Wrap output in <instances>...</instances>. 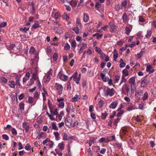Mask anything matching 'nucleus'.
I'll return each instance as SVG.
<instances>
[{"label": "nucleus", "instance_id": "obj_1", "mask_svg": "<svg viewBox=\"0 0 156 156\" xmlns=\"http://www.w3.org/2000/svg\"><path fill=\"white\" fill-rule=\"evenodd\" d=\"M50 114L48 112L47 114L49 117L50 119L52 120H55L57 117V115L58 112L57 109L56 108H50Z\"/></svg>", "mask_w": 156, "mask_h": 156}, {"label": "nucleus", "instance_id": "obj_28", "mask_svg": "<svg viewBox=\"0 0 156 156\" xmlns=\"http://www.w3.org/2000/svg\"><path fill=\"white\" fill-rule=\"evenodd\" d=\"M152 34V31L150 30H147V34L145 35V37L147 38L150 37Z\"/></svg>", "mask_w": 156, "mask_h": 156}, {"label": "nucleus", "instance_id": "obj_22", "mask_svg": "<svg viewBox=\"0 0 156 156\" xmlns=\"http://www.w3.org/2000/svg\"><path fill=\"white\" fill-rule=\"evenodd\" d=\"M129 82L131 84H135V77L132 76L129 80Z\"/></svg>", "mask_w": 156, "mask_h": 156}, {"label": "nucleus", "instance_id": "obj_61", "mask_svg": "<svg viewBox=\"0 0 156 156\" xmlns=\"http://www.w3.org/2000/svg\"><path fill=\"white\" fill-rule=\"evenodd\" d=\"M107 115V114L106 113H102L101 115L102 119H105Z\"/></svg>", "mask_w": 156, "mask_h": 156}, {"label": "nucleus", "instance_id": "obj_18", "mask_svg": "<svg viewBox=\"0 0 156 156\" xmlns=\"http://www.w3.org/2000/svg\"><path fill=\"white\" fill-rule=\"evenodd\" d=\"M80 98L78 95L76 94L74 97L71 98V101L72 102H76L80 100Z\"/></svg>", "mask_w": 156, "mask_h": 156}, {"label": "nucleus", "instance_id": "obj_62", "mask_svg": "<svg viewBox=\"0 0 156 156\" xmlns=\"http://www.w3.org/2000/svg\"><path fill=\"white\" fill-rule=\"evenodd\" d=\"M34 80H34L31 78L30 80V82H29V86H31L34 84Z\"/></svg>", "mask_w": 156, "mask_h": 156}, {"label": "nucleus", "instance_id": "obj_6", "mask_svg": "<svg viewBox=\"0 0 156 156\" xmlns=\"http://www.w3.org/2000/svg\"><path fill=\"white\" fill-rule=\"evenodd\" d=\"M65 122L66 126H68L69 128L72 126V120L70 118H66L65 120Z\"/></svg>", "mask_w": 156, "mask_h": 156}, {"label": "nucleus", "instance_id": "obj_15", "mask_svg": "<svg viewBox=\"0 0 156 156\" xmlns=\"http://www.w3.org/2000/svg\"><path fill=\"white\" fill-rule=\"evenodd\" d=\"M29 52L31 55H33L34 56L36 55L35 50V48L33 47H31L30 48Z\"/></svg>", "mask_w": 156, "mask_h": 156}, {"label": "nucleus", "instance_id": "obj_63", "mask_svg": "<svg viewBox=\"0 0 156 156\" xmlns=\"http://www.w3.org/2000/svg\"><path fill=\"white\" fill-rule=\"evenodd\" d=\"M127 5V2L126 0H124L121 3V5L123 7H125Z\"/></svg>", "mask_w": 156, "mask_h": 156}, {"label": "nucleus", "instance_id": "obj_14", "mask_svg": "<svg viewBox=\"0 0 156 156\" xmlns=\"http://www.w3.org/2000/svg\"><path fill=\"white\" fill-rule=\"evenodd\" d=\"M43 92L42 93V94L43 97V100L44 101L46 100V96L48 95V94L45 88L43 87Z\"/></svg>", "mask_w": 156, "mask_h": 156}, {"label": "nucleus", "instance_id": "obj_41", "mask_svg": "<svg viewBox=\"0 0 156 156\" xmlns=\"http://www.w3.org/2000/svg\"><path fill=\"white\" fill-rule=\"evenodd\" d=\"M103 34H100L98 33H96L93 35V36H96L97 37V38L99 39L102 36Z\"/></svg>", "mask_w": 156, "mask_h": 156}, {"label": "nucleus", "instance_id": "obj_8", "mask_svg": "<svg viewBox=\"0 0 156 156\" xmlns=\"http://www.w3.org/2000/svg\"><path fill=\"white\" fill-rule=\"evenodd\" d=\"M123 22L124 23H127L129 21V19L128 18L127 13L124 12L122 16Z\"/></svg>", "mask_w": 156, "mask_h": 156}, {"label": "nucleus", "instance_id": "obj_35", "mask_svg": "<svg viewBox=\"0 0 156 156\" xmlns=\"http://www.w3.org/2000/svg\"><path fill=\"white\" fill-rule=\"evenodd\" d=\"M125 33L127 35H129L130 32L131 31V29L128 27H126L125 28Z\"/></svg>", "mask_w": 156, "mask_h": 156}, {"label": "nucleus", "instance_id": "obj_17", "mask_svg": "<svg viewBox=\"0 0 156 156\" xmlns=\"http://www.w3.org/2000/svg\"><path fill=\"white\" fill-rule=\"evenodd\" d=\"M136 109H137V108L136 106L130 105H128L127 108V110L129 111H131Z\"/></svg>", "mask_w": 156, "mask_h": 156}, {"label": "nucleus", "instance_id": "obj_33", "mask_svg": "<svg viewBox=\"0 0 156 156\" xmlns=\"http://www.w3.org/2000/svg\"><path fill=\"white\" fill-rule=\"evenodd\" d=\"M51 126L52 129L56 130H58V129L55 123H51Z\"/></svg>", "mask_w": 156, "mask_h": 156}, {"label": "nucleus", "instance_id": "obj_4", "mask_svg": "<svg viewBox=\"0 0 156 156\" xmlns=\"http://www.w3.org/2000/svg\"><path fill=\"white\" fill-rule=\"evenodd\" d=\"M66 110L67 112L69 114L70 112H75V108L72 104L69 103H67V104Z\"/></svg>", "mask_w": 156, "mask_h": 156}, {"label": "nucleus", "instance_id": "obj_26", "mask_svg": "<svg viewBox=\"0 0 156 156\" xmlns=\"http://www.w3.org/2000/svg\"><path fill=\"white\" fill-rule=\"evenodd\" d=\"M113 55L114 60L116 61L117 58L118 57V54L117 51L115 49L114 51Z\"/></svg>", "mask_w": 156, "mask_h": 156}, {"label": "nucleus", "instance_id": "obj_19", "mask_svg": "<svg viewBox=\"0 0 156 156\" xmlns=\"http://www.w3.org/2000/svg\"><path fill=\"white\" fill-rule=\"evenodd\" d=\"M9 86L11 88H14L15 86V83L13 80L9 81L8 82Z\"/></svg>", "mask_w": 156, "mask_h": 156}, {"label": "nucleus", "instance_id": "obj_11", "mask_svg": "<svg viewBox=\"0 0 156 156\" xmlns=\"http://www.w3.org/2000/svg\"><path fill=\"white\" fill-rule=\"evenodd\" d=\"M149 83V81L147 79H144L141 81V86L142 87H146Z\"/></svg>", "mask_w": 156, "mask_h": 156}, {"label": "nucleus", "instance_id": "obj_36", "mask_svg": "<svg viewBox=\"0 0 156 156\" xmlns=\"http://www.w3.org/2000/svg\"><path fill=\"white\" fill-rule=\"evenodd\" d=\"M118 111L119 112L117 114V115L118 117L122 115L124 113V111L122 110H120Z\"/></svg>", "mask_w": 156, "mask_h": 156}, {"label": "nucleus", "instance_id": "obj_57", "mask_svg": "<svg viewBox=\"0 0 156 156\" xmlns=\"http://www.w3.org/2000/svg\"><path fill=\"white\" fill-rule=\"evenodd\" d=\"M34 99L33 98L29 97L28 99V101L29 103H32L33 102Z\"/></svg>", "mask_w": 156, "mask_h": 156}, {"label": "nucleus", "instance_id": "obj_32", "mask_svg": "<svg viewBox=\"0 0 156 156\" xmlns=\"http://www.w3.org/2000/svg\"><path fill=\"white\" fill-rule=\"evenodd\" d=\"M122 74L124 77L128 76L129 75V72L128 70L126 69L123 70L122 71Z\"/></svg>", "mask_w": 156, "mask_h": 156}, {"label": "nucleus", "instance_id": "obj_25", "mask_svg": "<svg viewBox=\"0 0 156 156\" xmlns=\"http://www.w3.org/2000/svg\"><path fill=\"white\" fill-rule=\"evenodd\" d=\"M29 28L30 27H29L26 26V27H24V28H20V30L22 32L26 33L27 31L29 30Z\"/></svg>", "mask_w": 156, "mask_h": 156}, {"label": "nucleus", "instance_id": "obj_10", "mask_svg": "<svg viewBox=\"0 0 156 156\" xmlns=\"http://www.w3.org/2000/svg\"><path fill=\"white\" fill-rule=\"evenodd\" d=\"M109 25L111 29L110 31L112 32H114L116 29V26L114 24V22H110L109 23Z\"/></svg>", "mask_w": 156, "mask_h": 156}, {"label": "nucleus", "instance_id": "obj_40", "mask_svg": "<svg viewBox=\"0 0 156 156\" xmlns=\"http://www.w3.org/2000/svg\"><path fill=\"white\" fill-rule=\"evenodd\" d=\"M63 75L64 74L62 73L61 72H60L57 76V77L58 78H59L62 80H63L62 78Z\"/></svg>", "mask_w": 156, "mask_h": 156}, {"label": "nucleus", "instance_id": "obj_29", "mask_svg": "<svg viewBox=\"0 0 156 156\" xmlns=\"http://www.w3.org/2000/svg\"><path fill=\"white\" fill-rule=\"evenodd\" d=\"M76 25L77 27H79L81 28L82 27V25L80 22V21L78 18H77L76 20Z\"/></svg>", "mask_w": 156, "mask_h": 156}, {"label": "nucleus", "instance_id": "obj_21", "mask_svg": "<svg viewBox=\"0 0 156 156\" xmlns=\"http://www.w3.org/2000/svg\"><path fill=\"white\" fill-rule=\"evenodd\" d=\"M89 19V16L86 13L83 14V21L85 23L87 22Z\"/></svg>", "mask_w": 156, "mask_h": 156}, {"label": "nucleus", "instance_id": "obj_44", "mask_svg": "<svg viewBox=\"0 0 156 156\" xmlns=\"http://www.w3.org/2000/svg\"><path fill=\"white\" fill-rule=\"evenodd\" d=\"M136 87L135 84H131V92H132L136 90Z\"/></svg>", "mask_w": 156, "mask_h": 156}, {"label": "nucleus", "instance_id": "obj_20", "mask_svg": "<svg viewBox=\"0 0 156 156\" xmlns=\"http://www.w3.org/2000/svg\"><path fill=\"white\" fill-rule=\"evenodd\" d=\"M146 70L147 72H148L150 73H153L154 71V69H151V66L150 65L147 66Z\"/></svg>", "mask_w": 156, "mask_h": 156}, {"label": "nucleus", "instance_id": "obj_16", "mask_svg": "<svg viewBox=\"0 0 156 156\" xmlns=\"http://www.w3.org/2000/svg\"><path fill=\"white\" fill-rule=\"evenodd\" d=\"M101 78L103 80L104 82H107L109 80V78L108 76H105V75L104 73H101L100 74Z\"/></svg>", "mask_w": 156, "mask_h": 156}, {"label": "nucleus", "instance_id": "obj_50", "mask_svg": "<svg viewBox=\"0 0 156 156\" xmlns=\"http://www.w3.org/2000/svg\"><path fill=\"white\" fill-rule=\"evenodd\" d=\"M12 134L13 135H14V136H16L17 134V131L14 128H13L12 129Z\"/></svg>", "mask_w": 156, "mask_h": 156}, {"label": "nucleus", "instance_id": "obj_56", "mask_svg": "<svg viewBox=\"0 0 156 156\" xmlns=\"http://www.w3.org/2000/svg\"><path fill=\"white\" fill-rule=\"evenodd\" d=\"M70 48V46L68 43H66L64 46V48L65 50H69Z\"/></svg>", "mask_w": 156, "mask_h": 156}, {"label": "nucleus", "instance_id": "obj_13", "mask_svg": "<svg viewBox=\"0 0 156 156\" xmlns=\"http://www.w3.org/2000/svg\"><path fill=\"white\" fill-rule=\"evenodd\" d=\"M118 104V103L116 101L112 102L109 106L110 108L114 109L115 108Z\"/></svg>", "mask_w": 156, "mask_h": 156}, {"label": "nucleus", "instance_id": "obj_12", "mask_svg": "<svg viewBox=\"0 0 156 156\" xmlns=\"http://www.w3.org/2000/svg\"><path fill=\"white\" fill-rule=\"evenodd\" d=\"M9 48L11 49V51L13 52L14 53H16L17 48L14 44H11Z\"/></svg>", "mask_w": 156, "mask_h": 156}, {"label": "nucleus", "instance_id": "obj_31", "mask_svg": "<svg viewBox=\"0 0 156 156\" xmlns=\"http://www.w3.org/2000/svg\"><path fill=\"white\" fill-rule=\"evenodd\" d=\"M71 89V83L69 80L67 83V85L66 87V90L68 91H70Z\"/></svg>", "mask_w": 156, "mask_h": 156}, {"label": "nucleus", "instance_id": "obj_60", "mask_svg": "<svg viewBox=\"0 0 156 156\" xmlns=\"http://www.w3.org/2000/svg\"><path fill=\"white\" fill-rule=\"evenodd\" d=\"M57 32L59 34H61L63 33V29L61 28H59L57 30Z\"/></svg>", "mask_w": 156, "mask_h": 156}, {"label": "nucleus", "instance_id": "obj_42", "mask_svg": "<svg viewBox=\"0 0 156 156\" xmlns=\"http://www.w3.org/2000/svg\"><path fill=\"white\" fill-rule=\"evenodd\" d=\"M64 115V114L63 112L61 111L60 112V114L58 115V118L60 120H61L62 117Z\"/></svg>", "mask_w": 156, "mask_h": 156}, {"label": "nucleus", "instance_id": "obj_24", "mask_svg": "<svg viewBox=\"0 0 156 156\" xmlns=\"http://www.w3.org/2000/svg\"><path fill=\"white\" fill-rule=\"evenodd\" d=\"M53 134L55 137V140H58L59 139V134L58 132H55L53 133Z\"/></svg>", "mask_w": 156, "mask_h": 156}, {"label": "nucleus", "instance_id": "obj_23", "mask_svg": "<svg viewBox=\"0 0 156 156\" xmlns=\"http://www.w3.org/2000/svg\"><path fill=\"white\" fill-rule=\"evenodd\" d=\"M0 82L2 83H6L7 82V80L5 77L2 76L0 78Z\"/></svg>", "mask_w": 156, "mask_h": 156}, {"label": "nucleus", "instance_id": "obj_7", "mask_svg": "<svg viewBox=\"0 0 156 156\" xmlns=\"http://www.w3.org/2000/svg\"><path fill=\"white\" fill-rule=\"evenodd\" d=\"M31 78L37 81L39 80L38 72L37 69H35L34 72L33 73Z\"/></svg>", "mask_w": 156, "mask_h": 156}, {"label": "nucleus", "instance_id": "obj_30", "mask_svg": "<svg viewBox=\"0 0 156 156\" xmlns=\"http://www.w3.org/2000/svg\"><path fill=\"white\" fill-rule=\"evenodd\" d=\"M148 94L147 92H146L144 94L143 97L142 98V99L143 101H145L147 100L148 98Z\"/></svg>", "mask_w": 156, "mask_h": 156}, {"label": "nucleus", "instance_id": "obj_39", "mask_svg": "<svg viewBox=\"0 0 156 156\" xmlns=\"http://www.w3.org/2000/svg\"><path fill=\"white\" fill-rule=\"evenodd\" d=\"M24 104L22 102H20L19 104V107L20 110L22 111H23L24 110Z\"/></svg>", "mask_w": 156, "mask_h": 156}, {"label": "nucleus", "instance_id": "obj_54", "mask_svg": "<svg viewBox=\"0 0 156 156\" xmlns=\"http://www.w3.org/2000/svg\"><path fill=\"white\" fill-rule=\"evenodd\" d=\"M24 148L27 150H29L31 149V147L29 144H27L24 147Z\"/></svg>", "mask_w": 156, "mask_h": 156}, {"label": "nucleus", "instance_id": "obj_59", "mask_svg": "<svg viewBox=\"0 0 156 156\" xmlns=\"http://www.w3.org/2000/svg\"><path fill=\"white\" fill-rule=\"evenodd\" d=\"M62 79V80L64 81H66L68 80V77L66 75L64 74L63 76Z\"/></svg>", "mask_w": 156, "mask_h": 156}, {"label": "nucleus", "instance_id": "obj_46", "mask_svg": "<svg viewBox=\"0 0 156 156\" xmlns=\"http://www.w3.org/2000/svg\"><path fill=\"white\" fill-rule=\"evenodd\" d=\"M120 79V76L117 75L115 76V83H117L119 80Z\"/></svg>", "mask_w": 156, "mask_h": 156}, {"label": "nucleus", "instance_id": "obj_43", "mask_svg": "<svg viewBox=\"0 0 156 156\" xmlns=\"http://www.w3.org/2000/svg\"><path fill=\"white\" fill-rule=\"evenodd\" d=\"M104 103V101L103 100L101 99L98 102V105L100 108L102 107Z\"/></svg>", "mask_w": 156, "mask_h": 156}, {"label": "nucleus", "instance_id": "obj_53", "mask_svg": "<svg viewBox=\"0 0 156 156\" xmlns=\"http://www.w3.org/2000/svg\"><path fill=\"white\" fill-rule=\"evenodd\" d=\"M122 145L121 144L116 142L115 144V147H117L119 148H121Z\"/></svg>", "mask_w": 156, "mask_h": 156}, {"label": "nucleus", "instance_id": "obj_45", "mask_svg": "<svg viewBox=\"0 0 156 156\" xmlns=\"http://www.w3.org/2000/svg\"><path fill=\"white\" fill-rule=\"evenodd\" d=\"M58 146L59 148L61 150H63L64 148V143L62 142L61 143L59 144H58Z\"/></svg>", "mask_w": 156, "mask_h": 156}, {"label": "nucleus", "instance_id": "obj_58", "mask_svg": "<svg viewBox=\"0 0 156 156\" xmlns=\"http://www.w3.org/2000/svg\"><path fill=\"white\" fill-rule=\"evenodd\" d=\"M2 137L4 139L6 140H9V136L7 135H6V134L3 135H2Z\"/></svg>", "mask_w": 156, "mask_h": 156}, {"label": "nucleus", "instance_id": "obj_47", "mask_svg": "<svg viewBox=\"0 0 156 156\" xmlns=\"http://www.w3.org/2000/svg\"><path fill=\"white\" fill-rule=\"evenodd\" d=\"M126 80L125 78V77L123 76H122L121 80L119 84V85H120L123 83L126 82Z\"/></svg>", "mask_w": 156, "mask_h": 156}, {"label": "nucleus", "instance_id": "obj_49", "mask_svg": "<svg viewBox=\"0 0 156 156\" xmlns=\"http://www.w3.org/2000/svg\"><path fill=\"white\" fill-rule=\"evenodd\" d=\"M58 58V55L57 53H55L53 55V61H55Z\"/></svg>", "mask_w": 156, "mask_h": 156}, {"label": "nucleus", "instance_id": "obj_64", "mask_svg": "<svg viewBox=\"0 0 156 156\" xmlns=\"http://www.w3.org/2000/svg\"><path fill=\"white\" fill-rule=\"evenodd\" d=\"M72 6H75L77 3L76 1H73L70 2L69 3Z\"/></svg>", "mask_w": 156, "mask_h": 156}, {"label": "nucleus", "instance_id": "obj_3", "mask_svg": "<svg viewBox=\"0 0 156 156\" xmlns=\"http://www.w3.org/2000/svg\"><path fill=\"white\" fill-rule=\"evenodd\" d=\"M54 87L57 90V93L58 95H61L62 94L63 87L62 85L56 83L54 86Z\"/></svg>", "mask_w": 156, "mask_h": 156}, {"label": "nucleus", "instance_id": "obj_52", "mask_svg": "<svg viewBox=\"0 0 156 156\" xmlns=\"http://www.w3.org/2000/svg\"><path fill=\"white\" fill-rule=\"evenodd\" d=\"M69 138V137H68L67 134L66 133H64L63 137V139L67 140H68Z\"/></svg>", "mask_w": 156, "mask_h": 156}, {"label": "nucleus", "instance_id": "obj_48", "mask_svg": "<svg viewBox=\"0 0 156 156\" xmlns=\"http://www.w3.org/2000/svg\"><path fill=\"white\" fill-rule=\"evenodd\" d=\"M64 102H61L58 104L59 106L62 108H63L64 107Z\"/></svg>", "mask_w": 156, "mask_h": 156}, {"label": "nucleus", "instance_id": "obj_38", "mask_svg": "<svg viewBox=\"0 0 156 156\" xmlns=\"http://www.w3.org/2000/svg\"><path fill=\"white\" fill-rule=\"evenodd\" d=\"M72 30L74 31L76 34H78L79 33L80 29L78 27H74L72 28Z\"/></svg>", "mask_w": 156, "mask_h": 156}, {"label": "nucleus", "instance_id": "obj_55", "mask_svg": "<svg viewBox=\"0 0 156 156\" xmlns=\"http://www.w3.org/2000/svg\"><path fill=\"white\" fill-rule=\"evenodd\" d=\"M145 104L144 103H140L139 105V107L137 108H139L140 109H142L144 108V106Z\"/></svg>", "mask_w": 156, "mask_h": 156}, {"label": "nucleus", "instance_id": "obj_5", "mask_svg": "<svg viewBox=\"0 0 156 156\" xmlns=\"http://www.w3.org/2000/svg\"><path fill=\"white\" fill-rule=\"evenodd\" d=\"M125 91L126 92L127 94L131 95L132 93H130L129 89L128 86H127L126 84H125L122 86V92L123 93H125Z\"/></svg>", "mask_w": 156, "mask_h": 156}, {"label": "nucleus", "instance_id": "obj_51", "mask_svg": "<svg viewBox=\"0 0 156 156\" xmlns=\"http://www.w3.org/2000/svg\"><path fill=\"white\" fill-rule=\"evenodd\" d=\"M51 76L48 74V75L47 76V77L46 78H44V80H45V82H47L49 81L51 78Z\"/></svg>", "mask_w": 156, "mask_h": 156}, {"label": "nucleus", "instance_id": "obj_27", "mask_svg": "<svg viewBox=\"0 0 156 156\" xmlns=\"http://www.w3.org/2000/svg\"><path fill=\"white\" fill-rule=\"evenodd\" d=\"M39 27V23L38 21H36L34 24L32 26V27L34 29H36Z\"/></svg>", "mask_w": 156, "mask_h": 156}, {"label": "nucleus", "instance_id": "obj_9", "mask_svg": "<svg viewBox=\"0 0 156 156\" xmlns=\"http://www.w3.org/2000/svg\"><path fill=\"white\" fill-rule=\"evenodd\" d=\"M22 126L25 129L26 132L27 133L29 131L30 129V126L26 122H23V123Z\"/></svg>", "mask_w": 156, "mask_h": 156}, {"label": "nucleus", "instance_id": "obj_37", "mask_svg": "<svg viewBox=\"0 0 156 156\" xmlns=\"http://www.w3.org/2000/svg\"><path fill=\"white\" fill-rule=\"evenodd\" d=\"M143 93V91L140 89L136 91V93L135 94V95L136 96L137 94L139 96V97L142 95Z\"/></svg>", "mask_w": 156, "mask_h": 156}, {"label": "nucleus", "instance_id": "obj_2", "mask_svg": "<svg viewBox=\"0 0 156 156\" xmlns=\"http://www.w3.org/2000/svg\"><path fill=\"white\" fill-rule=\"evenodd\" d=\"M103 92L106 96L111 97L114 94V90L113 88H110L108 87H105L104 88Z\"/></svg>", "mask_w": 156, "mask_h": 156}, {"label": "nucleus", "instance_id": "obj_34", "mask_svg": "<svg viewBox=\"0 0 156 156\" xmlns=\"http://www.w3.org/2000/svg\"><path fill=\"white\" fill-rule=\"evenodd\" d=\"M40 94L37 91H35L34 94V98L37 99V100L39 98Z\"/></svg>", "mask_w": 156, "mask_h": 156}]
</instances>
